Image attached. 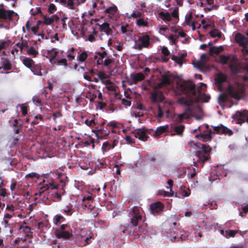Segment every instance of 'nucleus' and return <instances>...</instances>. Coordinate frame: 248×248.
<instances>
[{
  "label": "nucleus",
  "instance_id": "obj_1",
  "mask_svg": "<svg viewBox=\"0 0 248 248\" xmlns=\"http://www.w3.org/2000/svg\"><path fill=\"white\" fill-rule=\"evenodd\" d=\"M179 88L183 93L189 97L195 98L197 101L201 99L205 102H207L210 98L209 95L201 93L202 91L205 90L206 88V85L203 83H201V86L196 89L195 84L192 81H185L180 84Z\"/></svg>",
  "mask_w": 248,
  "mask_h": 248
},
{
  "label": "nucleus",
  "instance_id": "obj_2",
  "mask_svg": "<svg viewBox=\"0 0 248 248\" xmlns=\"http://www.w3.org/2000/svg\"><path fill=\"white\" fill-rule=\"evenodd\" d=\"M198 148L200 150L197 151L196 155L198 158V161L201 162L203 165L204 162L208 160L210 158V154L211 148L209 145L200 143Z\"/></svg>",
  "mask_w": 248,
  "mask_h": 248
},
{
  "label": "nucleus",
  "instance_id": "obj_3",
  "mask_svg": "<svg viewBox=\"0 0 248 248\" xmlns=\"http://www.w3.org/2000/svg\"><path fill=\"white\" fill-rule=\"evenodd\" d=\"M202 126L204 130L202 133L196 135L195 137L204 142L211 141L212 139V135L215 134V132H213L211 129H209V126L207 124H205Z\"/></svg>",
  "mask_w": 248,
  "mask_h": 248
},
{
  "label": "nucleus",
  "instance_id": "obj_4",
  "mask_svg": "<svg viewBox=\"0 0 248 248\" xmlns=\"http://www.w3.org/2000/svg\"><path fill=\"white\" fill-rule=\"evenodd\" d=\"M232 118L236 121L237 124H242L245 122L248 123V110L237 111L232 116Z\"/></svg>",
  "mask_w": 248,
  "mask_h": 248
},
{
  "label": "nucleus",
  "instance_id": "obj_5",
  "mask_svg": "<svg viewBox=\"0 0 248 248\" xmlns=\"http://www.w3.org/2000/svg\"><path fill=\"white\" fill-rule=\"evenodd\" d=\"M228 95L231 96L236 100H239L241 98L244 90L238 87H233L231 85H229L227 88Z\"/></svg>",
  "mask_w": 248,
  "mask_h": 248
},
{
  "label": "nucleus",
  "instance_id": "obj_6",
  "mask_svg": "<svg viewBox=\"0 0 248 248\" xmlns=\"http://www.w3.org/2000/svg\"><path fill=\"white\" fill-rule=\"evenodd\" d=\"M212 127L214 130V131H213V132H215V134H225L228 136H232L233 134V131L231 129H229L222 124L218 126H212Z\"/></svg>",
  "mask_w": 248,
  "mask_h": 248
},
{
  "label": "nucleus",
  "instance_id": "obj_7",
  "mask_svg": "<svg viewBox=\"0 0 248 248\" xmlns=\"http://www.w3.org/2000/svg\"><path fill=\"white\" fill-rule=\"evenodd\" d=\"M164 208V204L159 201L153 203L150 205L151 212L154 215H159L163 211Z\"/></svg>",
  "mask_w": 248,
  "mask_h": 248
},
{
  "label": "nucleus",
  "instance_id": "obj_8",
  "mask_svg": "<svg viewBox=\"0 0 248 248\" xmlns=\"http://www.w3.org/2000/svg\"><path fill=\"white\" fill-rule=\"evenodd\" d=\"M161 78V81L156 85V88H162V87L170 84V72L168 71L167 72L162 74Z\"/></svg>",
  "mask_w": 248,
  "mask_h": 248
},
{
  "label": "nucleus",
  "instance_id": "obj_9",
  "mask_svg": "<svg viewBox=\"0 0 248 248\" xmlns=\"http://www.w3.org/2000/svg\"><path fill=\"white\" fill-rule=\"evenodd\" d=\"M17 16V14L13 11L0 10V19L12 20L13 16Z\"/></svg>",
  "mask_w": 248,
  "mask_h": 248
},
{
  "label": "nucleus",
  "instance_id": "obj_10",
  "mask_svg": "<svg viewBox=\"0 0 248 248\" xmlns=\"http://www.w3.org/2000/svg\"><path fill=\"white\" fill-rule=\"evenodd\" d=\"M190 99H187L184 97H181L178 100V102L182 105H184L187 108L184 111V112H186L187 114H190L192 111V109L189 107L192 103V99L193 98L189 97Z\"/></svg>",
  "mask_w": 248,
  "mask_h": 248
},
{
  "label": "nucleus",
  "instance_id": "obj_11",
  "mask_svg": "<svg viewBox=\"0 0 248 248\" xmlns=\"http://www.w3.org/2000/svg\"><path fill=\"white\" fill-rule=\"evenodd\" d=\"M151 100L153 103L163 101L164 95L162 92L155 91L151 93Z\"/></svg>",
  "mask_w": 248,
  "mask_h": 248
},
{
  "label": "nucleus",
  "instance_id": "obj_12",
  "mask_svg": "<svg viewBox=\"0 0 248 248\" xmlns=\"http://www.w3.org/2000/svg\"><path fill=\"white\" fill-rule=\"evenodd\" d=\"M235 41L244 48L247 47L248 45V39L240 33H238L236 34Z\"/></svg>",
  "mask_w": 248,
  "mask_h": 248
},
{
  "label": "nucleus",
  "instance_id": "obj_13",
  "mask_svg": "<svg viewBox=\"0 0 248 248\" xmlns=\"http://www.w3.org/2000/svg\"><path fill=\"white\" fill-rule=\"evenodd\" d=\"M55 234L57 238L64 240H69L73 236L72 232L67 231L55 232Z\"/></svg>",
  "mask_w": 248,
  "mask_h": 248
},
{
  "label": "nucleus",
  "instance_id": "obj_14",
  "mask_svg": "<svg viewBox=\"0 0 248 248\" xmlns=\"http://www.w3.org/2000/svg\"><path fill=\"white\" fill-rule=\"evenodd\" d=\"M135 137L138 138L140 140L143 141L147 140L149 137L146 133V131L144 129H140L137 132H135Z\"/></svg>",
  "mask_w": 248,
  "mask_h": 248
},
{
  "label": "nucleus",
  "instance_id": "obj_15",
  "mask_svg": "<svg viewBox=\"0 0 248 248\" xmlns=\"http://www.w3.org/2000/svg\"><path fill=\"white\" fill-rule=\"evenodd\" d=\"M99 26V29L101 31L105 32L107 35L111 34L112 33V28L110 27V24L107 22H104L101 25L97 24Z\"/></svg>",
  "mask_w": 248,
  "mask_h": 248
},
{
  "label": "nucleus",
  "instance_id": "obj_16",
  "mask_svg": "<svg viewBox=\"0 0 248 248\" xmlns=\"http://www.w3.org/2000/svg\"><path fill=\"white\" fill-rule=\"evenodd\" d=\"M59 54V51L56 49L53 48L50 50H47V54L49 56V62L51 64H54V62H56V58Z\"/></svg>",
  "mask_w": 248,
  "mask_h": 248
},
{
  "label": "nucleus",
  "instance_id": "obj_17",
  "mask_svg": "<svg viewBox=\"0 0 248 248\" xmlns=\"http://www.w3.org/2000/svg\"><path fill=\"white\" fill-rule=\"evenodd\" d=\"M215 79L216 84L221 85L223 83L226 82L227 76L221 72H219L216 75Z\"/></svg>",
  "mask_w": 248,
  "mask_h": 248
},
{
  "label": "nucleus",
  "instance_id": "obj_18",
  "mask_svg": "<svg viewBox=\"0 0 248 248\" xmlns=\"http://www.w3.org/2000/svg\"><path fill=\"white\" fill-rule=\"evenodd\" d=\"M131 78L133 80V84H137L138 82L143 80L145 76L142 73H138L136 74H131Z\"/></svg>",
  "mask_w": 248,
  "mask_h": 248
},
{
  "label": "nucleus",
  "instance_id": "obj_19",
  "mask_svg": "<svg viewBox=\"0 0 248 248\" xmlns=\"http://www.w3.org/2000/svg\"><path fill=\"white\" fill-rule=\"evenodd\" d=\"M138 40L141 42L144 47H148L150 45V38L148 34H144L142 36H139Z\"/></svg>",
  "mask_w": 248,
  "mask_h": 248
},
{
  "label": "nucleus",
  "instance_id": "obj_20",
  "mask_svg": "<svg viewBox=\"0 0 248 248\" xmlns=\"http://www.w3.org/2000/svg\"><path fill=\"white\" fill-rule=\"evenodd\" d=\"M96 54L99 56L98 57L97 56H95L94 58L96 60L97 65H100V62L101 61H103V59L106 58L108 55L107 51L106 50H104L103 52L97 51L95 52Z\"/></svg>",
  "mask_w": 248,
  "mask_h": 248
},
{
  "label": "nucleus",
  "instance_id": "obj_21",
  "mask_svg": "<svg viewBox=\"0 0 248 248\" xmlns=\"http://www.w3.org/2000/svg\"><path fill=\"white\" fill-rule=\"evenodd\" d=\"M83 202H84V206L88 208L92 209L93 208L90 204V202H93V199L92 194L88 196H84L82 199Z\"/></svg>",
  "mask_w": 248,
  "mask_h": 248
},
{
  "label": "nucleus",
  "instance_id": "obj_22",
  "mask_svg": "<svg viewBox=\"0 0 248 248\" xmlns=\"http://www.w3.org/2000/svg\"><path fill=\"white\" fill-rule=\"evenodd\" d=\"M31 70L35 75L41 76L43 75L41 72L42 67L39 64H35L34 63L32 67L31 68Z\"/></svg>",
  "mask_w": 248,
  "mask_h": 248
},
{
  "label": "nucleus",
  "instance_id": "obj_23",
  "mask_svg": "<svg viewBox=\"0 0 248 248\" xmlns=\"http://www.w3.org/2000/svg\"><path fill=\"white\" fill-rule=\"evenodd\" d=\"M168 128L169 125L167 124L159 126L157 127L155 131V135L156 136H159L163 133L166 132Z\"/></svg>",
  "mask_w": 248,
  "mask_h": 248
},
{
  "label": "nucleus",
  "instance_id": "obj_24",
  "mask_svg": "<svg viewBox=\"0 0 248 248\" xmlns=\"http://www.w3.org/2000/svg\"><path fill=\"white\" fill-rule=\"evenodd\" d=\"M223 50V48L222 46L219 47L213 46L209 48V54L210 55L213 56L214 54H218Z\"/></svg>",
  "mask_w": 248,
  "mask_h": 248
},
{
  "label": "nucleus",
  "instance_id": "obj_25",
  "mask_svg": "<svg viewBox=\"0 0 248 248\" xmlns=\"http://www.w3.org/2000/svg\"><path fill=\"white\" fill-rule=\"evenodd\" d=\"M19 230H22L23 232L26 234V237H31L32 235V232L29 226L21 225Z\"/></svg>",
  "mask_w": 248,
  "mask_h": 248
},
{
  "label": "nucleus",
  "instance_id": "obj_26",
  "mask_svg": "<svg viewBox=\"0 0 248 248\" xmlns=\"http://www.w3.org/2000/svg\"><path fill=\"white\" fill-rule=\"evenodd\" d=\"M117 11V7L115 5H113L112 6H110L108 8H107L105 10V12L106 14H109V17L110 18H112V17L114 16L115 13Z\"/></svg>",
  "mask_w": 248,
  "mask_h": 248
},
{
  "label": "nucleus",
  "instance_id": "obj_27",
  "mask_svg": "<svg viewBox=\"0 0 248 248\" xmlns=\"http://www.w3.org/2000/svg\"><path fill=\"white\" fill-rule=\"evenodd\" d=\"M190 117V114H187L186 112H183L179 114L177 117L175 118V121L177 123H181L185 119H187Z\"/></svg>",
  "mask_w": 248,
  "mask_h": 248
},
{
  "label": "nucleus",
  "instance_id": "obj_28",
  "mask_svg": "<svg viewBox=\"0 0 248 248\" xmlns=\"http://www.w3.org/2000/svg\"><path fill=\"white\" fill-rule=\"evenodd\" d=\"M158 16L160 18L165 21H170L171 20V16L169 12H160L159 13Z\"/></svg>",
  "mask_w": 248,
  "mask_h": 248
},
{
  "label": "nucleus",
  "instance_id": "obj_29",
  "mask_svg": "<svg viewBox=\"0 0 248 248\" xmlns=\"http://www.w3.org/2000/svg\"><path fill=\"white\" fill-rule=\"evenodd\" d=\"M22 62L24 65L27 67L31 68L32 67L35 62L31 59L29 58H25L22 60Z\"/></svg>",
  "mask_w": 248,
  "mask_h": 248
},
{
  "label": "nucleus",
  "instance_id": "obj_30",
  "mask_svg": "<svg viewBox=\"0 0 248 248\" xmlns=\"http://www.w3.org/2000/svg\"><path fill=\"white\" fill-rule=\"evenodd\" d=\"M100 62V65L103 64L105 66L109 69L110 67V64L113 62V60L111 59L109 56H108L105 60L101 61Z\"/></svg>",
  "mask_w": 248,
  "mask_h": 248
},
{
  "label": "nucleus",
  "instance_id": "obj_31",
  "mask_svg": "<svg viewBox=\"0 0 248 248\" xmlns=\"http://www.w3.org/2000/svg\"><path fill=\"white\" fill-rule=\"evenodd\" d=\"M21 43H18L16 44V45L20 48V52L22 53L24 48H27L29 47V46L28 41L26 40H23L22 38H21Z\"/></svg>",
  "mask_w": 248,
  "mask_h": 248
},
{
  "label": "nucleus",
  "instance_id": "obj_32",
  "mask_svg": "<svg viewBox=\"0 0 248 248\" xmlns=\"http://www.w3.org/2000/svg\"><path fill=\"white\" fill-rule=\"evenodd\" d=\"M63 116L61 110H58L54 111L52 113L53 120L55 123H57L58 119L61 118Z\"/></svg>",
  "mask_w": 248,
  "mask_h": 248
},
{
  "label": "nucleus",
  "instance_id": "obj_33",
  "mask_svg": "<svg viewBox=\"0 0 248 248\" xmlns=\"http://www.w3.org/2000/svg\"><path fill=\"white\" fill-rule=\"evenodd\" d=\"M65 220V218L62 216L61 215L58 214L56 215L53 218V223L55 225H58L59 224L61 223V222H62L64 221Z\"/></svg>",
  "mask_w": 248,
  "mask_h": 248
},
{
  "label": "nucleus",
  "instance_id": "obj_34",
  "mask_svg": "<svg viewBox=\"0 0 248 248\" xmlns=\"http://www.w3.org/2000/svg\"><path fill=\"white\" fill-rule=\"evenodd\" d=\"M142 219L141 216H132L131 218L130 224L133 226H137L138 225V223Z\"/></svg>",
  "mask_w": 248,
  "mask_h": 248
},
{
  "label": "nucleus",
  "instance_id": "obj_35",
  "mask_svg": "<svg viewBox=\"0 0 248 248\" xmlns=\"http://www.w3.org/2000/svg\"><path fill=\"white\" fill-rule=\"evenodd\" d=\"M209 34L213 38H215L216 37H217L218 38H221L222 36L221 32L220 31L216 29H214L211 30L209 32Z\"/></svg>",
  "mask_w": 248,
  "mask_h": 248
},
{
  "label": "nucleus",
  "instance_id": "obj_36",
  "mask_svg": "<svg viewBox=\"0 0 248 248\" xmlns=\"http://www.w3.org/2000/svg\"><path fill=\"white\" fill-rule=\"evenodd\" d=\"M185 128V126L184 125H178L174 126V130L177 135L182 136Z\"/></svg>",
  "mask_w": 248,
  "mask_h": 248
},
{
  "label": "nucleus",
  "instance_id": "obj_37",
  "mask_svg": "<svg viewBox=\"0 0 248 248\" xmlns=\"http://www.w3.org/2000/svg\"><path fill=\"white\" fill-rule=\"evenodd\" d=\"M173 195V192L170 189V192L166 191L164 190H159L158 191L157 195L163 196L165 197H171Z\"/></svg>",
  "mask_w": 248,
  "mask_h": 248
},
{
  "label": "nucleus",
  "instance_id": "obj_38",
  "mask_svg": "<svg viewBox=\"0 0 248 248\" xmlns=\"http://www.w3.org/2000/svg\"><path fill=\"white\" fill-rule=\"evenodd\" d=\"M228 99V95L225 93H222L220 94V95L218 96V102L220 104L224 103L226 102Z\"/></svg>",
  "mask_w": 248,
  "mask_h": 248
},
{
  "label": "nucleus",
  "instance_id": "obj_39",
  "mask_svg": "<svg viewBox=\"0 0 248 248\" xmlns=\"http://www.w3.org/2000/svg\"><path fill=\"white\" fill-rule=\"evenodd\" d=\"M39 121L44 122V119L41 115L38 114L34 117L31 124L33 125L38 124L39 123Z\"/></svg>",
  "mask_w": 248,
  "mask_h": 248
},
{
  "label": "nucleus",
  "instance_id": "obj_40",
  "mask_svg": "<svg viewBox=\"0 0 248 248\" xmlns=\"http://www.w3.org/2000/svg\"><path fill=\"white\" fill-rule=\"evenodd\" d=\"M42 16L43 17V24L46 25H50L52 24L54 22V19L52 18V17H47L46 16L42 15Z\"/></svg>",
  "mask_w": 248,
  "mask_h": 248
},
{
  "label": "nucleus",
  "instance_id": "obj_41",
  "mask_svg": "<svg viewBox=\"0 0 248 248\" xmlns=\"http://www.w3.org/2000/svg\"><path fill=\"white\" fill-rule=\"evenodd\" d=\"M2 67L5 70H10L11 69L12 65L9 60L7 59H4L3 61Z\"/></svg>",
  "mask_w": 248,
  "mask_h": 248
},
{
  "label": "nucleus",
  "instance_id": "obj_42",
  "mask_svg": "<svg viewBox=\"0 0 248 248\" xmlns=\"http://www.w3.org/2000/svg\"><path fill=\"white\" fill-rule=\"evenodd\" d=\"M136 24L139 27H147L148 25V22L141 17L137 20Z\"/></svg>",
  "mask_w": 248,
  "mask_h": 248
},
{
  "label": "nucleus",
  "instance_id": "obj_43",
  "mask_svg": "<svg viewBox=\"0 0 248 248\" xmlns=\"http://www.w3.org/2000/svg\"><path fill=\"white\" fill-rule=\"evenodd\" d=\"M27 52L28 55L33 57H35L38 54V52L33 46H31Z\"/></svg>",
  "mask_w": 248,
  "mask_h": 248
},
{
  "label": "nucleus",
  "instance_id": "obj_44",
  "mask_svg": "<svg viewBox=\"0 0 248 248\" xmlns=\"http://www.w3.org/2000/svg\"><path fill=\"white\" fill-rule=\"evenodd\" d=\"M113 148L114 146H111V144L108 141L104 142L102 147L103 151L105 152Z\"/></svg>",
  "mask_w": 248,
  "mask_h": 248
},
{
  "label": "nucleus",
  "instance_id": "obj_45",
  "mask_svg": "<svg viewBox=\"0 0 248 248\" xmlns=\"http://www.w3.org/2000/svg\"><path fill=\"white\" fill-rule=\"evenodd\" d=\"M229 59V56L224 55H221L219 56V62L223 65L227 64Z\"/></svg>",
  "mask_w": 248,
  "mask_h": 248
},
{
  "label": "nucleus",
  "instance_id": "obj_46",
  "mask_svg": "<svg viewBox=\"0 0 248 248\" xmlns=\"http://www.w3.org/2000/svg\"><path fill=\"white\" fill-rule=\"evenodd\" d=\"M54 63L58 65H64L65 66H67V60L65 58L61 59L60 60H56V62H54Z\"/></svg>",
  "mask_w": 248,
  "mask_h": 248
},
{
  "label": "nucleus",
  "instance_id": "obj_47",
  "mask_svg": "<svg viewBox=\"0 0 248 248\" xmlns=\"http://www.w3.org/2000/svg\"><path fill=\"white\" fill-rule=\"evenodd\" d=\"M51 186L52 189L54 188L55 186H54L53 184L52 183H49V185H44L42 187H41L40 189L42 190L41 191L39 192L40 195H42V194L44 193V192L47 190L49 188V186Z\"/></svg>",
  "mask_w": 248,
  "mask_h": 248
},
{
  "label": "nucleus",
  "instance_id": "obj_48",
  "mask_svg": "<svg viewBox=\"0 0 248 248\" xmlns=\"http://www.w3.org/2000/svg\"><path fill=\"white\" fill-rule=\"evenodd\" d=\"M229 67L232 74H236L238 73L239 69L236 64H231Z\"/></svg>",
  "mask_w": 248,
  "mask_h": 248
},
{
  "label": "nucleus",
  "instance_id": "obj_49",
  "mask_svg": "<svg viewBox=\"0 0 248 248\" xmlns=\"http://www.w3.org/2000/svg\"><path fill=\"white\" fill-rule=\"evenodd\" d=\"M32 101L35 104H38L40 106L43 105L42 99L40 97L39 95H36L33 96L32 97Z\"/></svg>",
  "mask_w": 248,
  "mask_h": 248
},
{
  "label": "nucleus",
  "instance_id": "obj_50",
  "mask_svg": "<svg viewBox=\"0 0 248 248\" xmlns=\"http://www.w3.org/2000/svg\"><path fill=\"white\" fill-rule=\"evenodd\" d=\"M130 214L132 216H141L140 215V209L138 207L135 206L131 210Z\"/></svg>",
  "mask_w": 248,
  "mask_h": 248
},
{
  "label": "nucleus",
  "instance_id": "obj_51",
  "mask_svg": "<svg viewBox=\"0 0 248 248\" xmlns=\"http://www.w3.org/2000/svg\"><path fill=\"white\" fill-rule=\"evenodd\" d=\"M96 166L98 169L105 168L107 165L104 160H97L96 163Z\"/></svg>",
  "mask_w": 248,
  "mask_h": 248
},
{
  "label": "nucleus",
  "instance_id": "obj_52",
  "mask_svg": "<svg viewBox=\"0 0 248 248\" xmlns=\"http://www.w3.org/2000/svg\"><path fill=\"white\" fill-rule=\"evenodd\" d=\"M193 18L192 13L190 12L188 16H185V22L188 26H190V21Z\"/></svg>",
  "mask_w": 248,
  "mask_h": 248
},
{
  "label": "nucleus",
  "instance_id": "obj_53",
  "mask_svg": "<svg viewBox=\"0 0 248 248\" xmlns=\"http://www.w3.org/2000/svg\"><path fill=\"white\" fill-rule=\"evenodd\" d=\"M88 55L85 51L82 52L78 57V60L81 62H83L86 59Z\"/></svg>",
  "mask_w": 248,
  "mask_h": 248
},
{
  "label": "nucleus",
  "instance_id": "obj_54",
  "mask_svg": "<svg viewBox=\"0 0 248 248\" xmlns=\"http://www.w3.org/2000/svg\"><path fill=\"white\" fill-rule=\"evenodd\" d=\"M142 16V13L140 12L135 11H134L130 15L129 18L133 17V18H140Z\"/></svg>",
  "mask_w": 248,
  "mask_h": 248
},
{
  "label": "nucleus",
  "instance_id": "obj_55",
  "mask_svg": "<svg viewBox=\"0 0 248 248\" xmlns=\"http://www.w3.org/2000/svg\"><path fill=\"white\" fill-rule=\"evenodd\" d=\"M121 104L125 107H129L131 105V101L129 99L123 98L121 100Z\"/></svg>",
  "mask_w": 248,
  "mask_h": 248
},
{
  "label": "nucleus",
  "instance_id": "obj_56",
  "mask_svg": "<svg viewBox=\"0 0 248 248\" xmlns=\"http://www.w3.org/2000/svg\"><path fill=\"white\" fill-rule=\"evenodd\" d=\"M56 10L57 8L56 6L53 3L50 4L48 8V12L50 14H52Z\"/></svg>",
  "mask_w": 248,
  "mask_h": 248
},
{
  "label": "nucleus",
  "instance_id": "obj_57",
  "mask_svg": "<svg viewBox=\"0 0 248 248\" xmlns=\"http://www.w3.org/2000/svg\"><path fill=\"white\" fill-rule=\"evenodd\" d=\"M74 0H68L66 3L65 4L67 7L72 10L75 9L74 7Z\"/></svg>",
  "mask_w": 248,
  "mask_h": 248
},
{
  "label": "nucleus",
  "instance_id": "obj_58",
  "mask_svg": "<svg viewBox=\"0 0 248 248\" xmlns=\"http://www.w3.org/2000/svg\"><path fill=\"white\" fill-rule=\"evenodd\" d=\"M84 123L90 127H93L95 125V122L93 119H92L90 121L86 120Z\"/></svg>",
  "mask_w": 248,
  "mask_h": 248
},
{
  "label": "nucleus",
  "instance_id": "obj_59",
  "mask_svg": "<svg viewBox=\"0 0 248 248\" xmlns=\"http://www.w3.org/2000/svg\"><path fill=\"white\" fill-rule=\"evenodd\" d=\"M9 45V41H0V51L4 49L6 46Z\"/></svg>",
  "mask_w": 248,
  "mask_h": 248
},
{
  "label": "nucleus",
  "instance_id": "obj_60",
  "mask_svg": "<svg viewBox=\"0 0 248 248\" xmlns=\"http://www.w3.org/2000/svg\"><path fill=\"white\" fill-rule=\"evenodd\" d=\"M218 6L216 4H212V6L210 7L204 8V10L205 12H209L213 10H217Z\"/></svg>",
  "mask_w": 248,
  "mask_h": 248
},
{
  "label": "nucleus",
  "instance_id": "obj_61",
  "mask_svg": "<svg viewBox=\"0 0 248 248\" xmlns=\"http://www.w3.org/2000/svg\"><path fill=\"white\" fill-rule=\"evenodd\" d=\"M68 227L67 224H62L60 226V227L58 229H57L55 232L65 231V229Z\"/></svg>",
  "mask_w": 248,
  "mask_h": 248
},
{
  "label": "nucleus",
  "instance_id": "obj_62",
  "mask_svg": "<svg viewBox=\"0 0 248 248\" xmlns=\"http://www.w3.org/2000/svg\"><path fill=\"white\" fill-rule=\"evenodd\" d=\"M200 144V143L194 142L193 141H192V140H190L188 142V145L189 147H192L194 148H195V147L198 148Z\"/></svg>",
  "mask_w": 248,
  "mask_h": 248
},
{
  "label": "nucleus",
  "instance_id": "obj_63",
  "mask_svg": "<svg viewBox=\"0 0 248 248\" xmlns=\"http://www.w3.org/2000/svg\"><path fill=\"white\" fill-rule=\"evenodd\" d=\"M63 212L67 216H71L73 213L71 207L67 206L66 208L63 209Z\"/></svg>",
  "mask_w": 248,
  "mask_h": 248
},
{
  "label": "nucleus",
  "instance_id": "obj_64",
  "mask_svg": "<svg viewBox=\"0 0 248 248\" xmlns=\"http://www.w3.org/2000/svg\"><path fill=\"white\" fill-rule=\"evenodd\" d=\"M171 16H172L174 18H179V12H178V9L175 8L173 10L171 14Z\"/></svg>",
  "mask_w": 248,
  "mask_h": 248
}]
</instances>
